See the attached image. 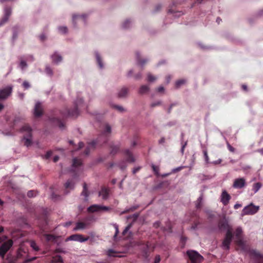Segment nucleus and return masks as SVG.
<instances>
[{"label": "nucleus", "mask_w": 263, "mask_h": 263, "mask_svg": "<svg viewBox=\"0 0 263 263\" xmlns=\"http://www.w3.org/2000/svg\"><path fill=\"white\" fill-rule=\"evenodd\" d=\"M152 168L153 170V171L155 173V174L156 176H159V167L158 166H156L153 164L151 165Z\"/></svg>", "instance_id": "44"}, {"label": "nucleus", "mask_w": 263, "mask_h": 263, "mask_svg": "<svg viewBox=\"0 0 263 263\" xmlns=\"http://www.w3.org/2000/svg\"><path fill=\"white\" fill-rule=\"evenodd\" d=\"M43 237L47 242H53L56 239L55 236L52 234H45L43 235Z\"/></svg>", "instance_id": "29"}, {"label": "nucleus", "mask_w": 263, "mask_h": 263, "mask_svg": "<svg viewBox=\"0 0 263 263\" xmlns=\"http://www.w3.org/2000/svg\"><path fill=\"white\" fill-rule=\"evenodd\" d=\"M242 233V230L241 228H237L235 232V234L236 238H242L241 234Z\"/></svg>", "instance_id": "40"}, {"label": "nucleus", "mask_w": 263, "mask_h": 263, "mask_svg": "<svg viewBox=\"0 0 263 263\" xmlns=\"http://www.w3.org/2000/svg\"><path fill=\"white\" fill-rule=\"evenodd\" d=\"M203 155H204V156L205 161H206V163H209V156L208 155L207 151L206 150H203Z\"/></svg>", "instance_id": "51"}, {"label": "nucleus", "mask_w": 263, "mask_h": 263, "mask_svg": "<svg viewBox=\"0 0 263 263\" xmlns=\"http://www.w3.org/2000/svg\"><path fill=\"white\" fill-rule=\"evenodd\" d=\"M150 247L151 245H149L148 242H146L145 244H143L141 246V249H142L143 256L145 258L147 257V256H148Z\"/></svg>", "instance_id": "22"}, {"label": "nucleus", "mask_w": 263, "mask_h": 263, "mask_svg": "<svg viewBox=\"0 0 263 263\" xmlns=\"http://www.w3.org/2000/svg\"><path fill=\"white\" fill-rule=\"evenodd\" d=\"M231 198V196L226 190L222 191L220 196V201L224 205L228 204Z\"/></svg>", "instance_id": "13"}, {"label": "nucleus", "mask_w": 263, "mask_h": 263, "mask_svg": "<svg viewBox=\"0 0 263 263\" xmlns=\"http://www.w3.org/2000/svg\"><path fill=\"white\" fill-rule=\"evenodd\" d=\"M114 107L115 108L117 109L120 112H122L124 110V109L122 106L119 105H114Z\"/></svg>", "instance_id": "57"}, {"label": "nucleus", "mask_w": 263, "mask_h": 263, "mask_svg": "<svg viewBox=\"0 0 263 263\" xmlns=\"http://www.w3.org/2000/svg\"><path fill=\"white\" fill-rule=\"evenodd\" d=\"M111 133V127L108 124H106L104 125V129L103 131L102 132L101 137H103L104 138V142H106L107 141V137Z\"/></svg>", "instance_id": "15"}, {"label": "nucleus", "mask_w": 263, "mask_h": 263, "mask_svg": "<svg viewBox=\"0 0 263 263\" xmlns=\"http://www.w3.org/2000/svg\"><path fill=\"white\" fill-rule=\"evenodd\" d=\"M157 79V78L153 76L151 73H147V81L148 82H154Z\"/></svg>", "instance_id": "45"}, {"label": "nucleus", "mask_w": 263, "mask_h": 263, "mask_svg": "<svg viewBox=\"0 0 263 263\" xmlns=\"http://www.w3.org/2000/svg\"><path fill=\"white\" fill-rule=\"evenodd\" d=\"M128 91V89L126 87H122L118 93V97L119 98H121L126 97Z\"/></svg>", "instance_id": "27"}, {"label": "nucleus", "mask_w": 263, "mask_h": 263, "mask_svg": "<svg viewBox=\"0 0 263 263\" xmlns=\"http://www.w3.org/2000/svg\"><path fill=\"white\" fill-rule=\"evenodd\" d=\"M83 103V100L78 99L74 103V107L72 109H65L64 110L61 111V116L63 119L67 117L76 118L79 115L78 110V107L81 106Z\"/></svg>", "instance_id": "1"}, {"label": "nucleus", "mask_w": 263, "mask_h": 263, "mask_svg": "<svg viewBox=\"0 0 263 263\" xmlns=\"http://www.w3.org/2000/svg\"><path fill=\"white\" fill-rule=\"evenodd\" d=\"M110 190L108 188L103 186L99 193V195L102 197V199L105 200L108 197Z\"/></svg>", "instance_id": "16"}, {"label": "nucleus", "mask_w": 263, "mask_h": 263, "mask_svg": "<svg viewBox=\"0 0 263 263\" xmlns=\"http://www.w3.org/2000/svg\"><path fill=\"white\" fill-rule=\"evenodd\" d=\"M114 228L115 229V233L114 235V240L115 241H118V238L117 237V236L119 233V228H118V226L117 224H114Z\"/></svg>", "instance_id": "38"}, {"label": "nucleus", "mask_w": 263, "mask_h": 263, "mask_svg": "<svg viewBox=\"0 0 263 263\" xmlns=\"http://www.w3.org/2000/svg\"><path fill=\"white\" fill-rule=\"evenodd\" d=\"M185 83V80H178L176 82V87H180L181 85H182L183 84H184Z\"/></svg>", "instance_id": "50"}, {"label": "nucleus", "mask_w": 263, "mask_h": 263, "mask_svg": "<svg viewBox=\"0 0 263 263\" xmlns=\"http://www.w3.org/2000/svg\"><path fill=\"white\" fill-rule=\"evenodd\" d=\"M11 14V9L10 7H6L5 9V14L4 17L0 20V26L7 22Z\"/></svg>", "instance_id": "14"}, {"label": "nucleus", "mask_w": 263, "mask_h": 263, "mask_svg": "<svg viewBox=\"0 0 263 263\" xmlns=\"http://www.w3.org/2000/svg\"><path fill=\"white\" fill-rule=\"evenodd\" d=\"M63 259L60 255H55L52 257L51 263H63Z\"/></svg>", "instance_id": "32"}, {"label": "nucleus", "mask_w": 263, "mask_h": 263, "mask_svg": "<svg viewBox=\"0 0 263 263\" xmlns=\"http://www.w3.org/2000/svg\"><path fill=\"white\" fill-rule=\"evenodd\" d=\"M29 243L30 247L34 251H39L40 250V248L35 241L31 240L29 241Z\"/></svg>", "instance_id": "35"}, {"label": "nucleus", "mask_w": 263, "mask_h": 263, "mask_svg": "<svg viewBox=\"0 0 263 263\" xmlns=\"http://www.w3.org/2000/svg\"><path fill=\"white\" fill-rule=\"evenodd\" d=\"M88 223L84 222H78L76 223V227L74 228V230L77 231L79 230H83L85 229L87 226L88 225Z\"/></svg>", "instance_id": "25"}, {"label": "nucleus", "mask_w": 263, "mask_h": 263, "mask_svg": "<svg viewBox=\"0 0 263 263\" xmlns=\"http://www.w3.org/2000/svg\"><path fill=\"white\" fill-rule=\"evenodd\" d=\"M246 184V180L243 178H237L234 180L233 187L235 189H241Z\"/></svg>", "instance_id": "11"}, {"label": "nucleus", "mask_w": 263, "mask_h": 263, "mask_svg": "<svg viewBox=\"0 0 263 263\" xmlns=\"http://www.w3.org/2000/svg\"><path fill=\"white\" fill-rule=\"evenodd\" d=\"M58 123H59L58 125H59V127L61 129H63L65 126L64 123L63 122H62L61 121V120L59 119H58Z\"/></svg>", "instance_id": "58"}, {"label": "nucleus", "mask_w": 263, "mask_h": 263, "mask_svg": "<svg viewBox=\"0 0 263 263\" xmlns=\"http://www.w3.org/2000/svg\"><path fill=\"white\" fill-rule=\"evenodd\" d=\"M136 58L137 64L141 67H143L148 61L147 59L143 58L139 52L136 53Z\"/></svg>", "instance_id": "12"}, {"label": "nucleus", "mask_w": 263, "mask_h": 263, "mask_svg": "<svg viewBox=\"0 0 263 263\" xmlns=\"http://www.w3.org/2000/svg\"><path fill=\"white\" fill-rule=\"evenodd\" d=\"M51 59L52 60L53 62L58 64L59 62H61L62 60V57L61 55L58 54L57 52L54 53L51 55Z\"/></svg>", "instance_id": "26"}, {"label": "nucleus", "mask_w": 263, "mask_h": 263, "mask_svg": "<svg viewBox=\"0 0 263 263\" xmlns=\"http://www.w3.org/2000/svg\"><path fill=\"white\" fill-rule=\"evenodd\" d=\"M12 93V88L7 87L0 90V101L5 100L8 98Z\"/></svg>", "instance_id": "9"}, {"label": "nucleus", "mask_w": 263, "mask_h": 263, "mask_svg": "<svg viewBox=\"0 0 263 263\" xmlns=\"http://www.w3.org/2000/svg\"><path fill=\"white\" fill-rule=\"evenodd\" d=\"M259 209V206H256L253 203H251L243 209L241 214L242 215H254L258 211Z\"/></svg>", "instance_id": "4"}, {"label": "nucleus", "mask_w": 263, "mask_h": 263, "mask_svg": "<svg viewBox=\"0 0 263 263\" xmlns=\"http://www.w3.org/2000/svg\"><path fill=\"white\" fill-rule=\"evenodd\" d=\"M39 39L41 41H44L46 40V37L44 34H42L39 36Z\"/></svg>", "instance_id": "61"}, {"label": "nucleus", "mask_w": 263, "mask_h": 263, "mask_svg": "<svg viewBox=\"0 0 263 263\" xmlns=\"http://www.w3.org/2000/svg\"><path fill=\"white\" fill-rule=\"evenodd\" d=\"M261 186L262 184L260 182H257L254 183L253 186V190L254 192V193L257 192Z\"/></svg>", "instance_id": "39"}, {"label": "nucleus", "mask_w": 263, "mask_h": 263, "mask_svg": "<svg viewBox=\"0 0 263 263\" xmlns=\"http://www.w3.org/2000/svg\"><path fill=\"white\" fill-rule=\"evenodd\" d=\"M88 237L85 238L81 234H76L70 236L69 237L67 238V240H73L83 242L87 241L88 239Z\"/></svg>", "instance_id": "10"}, {"label": "nucleus", "mask_w": 263, "mask_h": 263, "mask_svg": "<svg viewBox=\"0 0 263 263\" xmlns=\"http://www.w3.org/2000/svg\"><path fill=\"white\" fill-rule=\"evenodd\" d=\"M235 242L237 246L239 247L242 250L245 251L247 250L246 243L242 240V238H236Z\"/></svg>", "instance_id": "23"}, {"label": "nucleus", "mask_w": 263, "mask_h": 263, "mask_svg": "<svg viewBox=\"0 0 263 263\" xmlns=\"http://www.w3.org/2000/svg\"><path fill=\"white\" fill-rule=\"evenodd\" d=\"M59 30L62 33H66L68 31V29L65 26H60L59 27Z\"/></svg>", "instance_id": "46"}, {"label": "nucleus", "mask_w": 263, "mask_h": 263, "mask_svg": "<svg viewBox=\"0 0 263 263\" xmlns=\"http://www.w3.org/2000/svg\"><path fill=\"white\" fill-rule=\"evenodd\" d=\"M36 258V257H33L30 258H29L28 259L25 260L23 263H31L32 261L35 260Z\"/></svg>", "instance_id": "53"}, {"label": "nucleus", "mask_w": 263, "mask_h": 263, "mask_svg": "<svg viewBox=\"0 0 263 263\" xmlns=\"http://www.w3.org/2000/svg\"><path fill=\"white\" fill-rule=\"evenodd\" d=\"M17 37V32L16 28H13V39L15 40Z\"/></svg>", "instance_id": "56"}, {"label": "nucleus", "mask_w": 263, "mask_h": 263, "mask_svg": "<svg viewBox=\"0 0 263 263\" xmlns=\"http://www.w3.org/2000/svg\"><path fill=\"white\" fill-rule=\"evenodd\" d=\"M32 128L28 124H25L21 129V132L24 134L23 141L27 147L32 144Z\"/></svg>", "instance_id": "2"}, {"label": "nucleus", "mask_w": 263, "mask_h": 263, "mask_svg": "<svg viewBox=\"0 0 263 263\" xmlns=\"http://www.w3.org/2000/svg\"><path fill=\"white\" fill-rule=\"evenodd\" d=\"M160 261V257L159 255H157L155 258L154 263H159Z\"/></svg>", "instance_id": "62"}, {"label": "nucleus", "mask_w": 263, "mask_h": 263, "mask_svg": "<svg viewBox=\"0 0 263 263\" xmlns=\"http://www.w3.org/2000/svg\"><path fill=\"white\" fill-rule=\"evenodd\" d=\"M132 226V223H130L128 224V226L125 228L122 233V236L120 237V238L123 239H128L132 234V232L129 231L130 227Z\"/></svg>", "instance_id": "17"}, {"label": "nucleus", "mask_w": 263, "mask_h": 263, "mask_svg": "<svg viewBox=\"0 0 263 263\" xmlns=\"http://www.w3.org/2000/svg\"><path fill=\"white\" fill-rule=\"evenodd\" d=\"M218 227L221 230H227V231L229 229H232V228L229 226L228 221L224 219L219 220L218 223Z\"/></svg>", "instance_id": "18"}, {"label": "nucleus", "mask_w": 263, "mask_h": 263, "mask_svg": "<svg viewBox=\"0 0 263 263\" xmlns=\"http://www.w3.org/2000/svg\"><path fill=\"white\" fill-rule=\"evenodd\" d=\"M124 155L125 156V158L126 159V162H132V153L130 150L127 149L125 150Z\"/></svg>", "instance_id": "31"}, {"label": "nucleus", "mask_w": 263, "mask_h": 263, "mask_svg": "<svg viewBox=\"0 0 263 263\" xmlns=\"http://www.w3.org/2000/svg\"><path fill=\"white\" fill-rule=\"evenodd\" d=\"M52 154V152L51 151H48L45 156V158L46 159H49L51 156Z\"/></svg>", "instance_id": "55"}, {"label": "nucleus", "mask_w": 263, "mask_h": 263, "mask_svg": "<svg viewBox=\"0 0 263 263\" xmlns=\"http://www.w3.org/2000/svg\"><path fill=\"white\" fill-rule=\"evenodd\" d=\"M140 140V135L139 133L136 132L133 135V147L137 145Z\"/></svg>", "instance_id": "28"}, {"label": "nucleus", "mask_w": 263, "mask_h": 263, "mask_svg": "<svg viewBox=\"0 0 263 263\" xmlns=\"http://www.w3.org/2000/svg\"><path fill=\"white\" fill-rule=\"evenodd\" d=\"M227 145L228 148L230 152L232 153H234L235 152V148L233 146H232L229 142H227Z\"/></svg>", "instance_id": "54"}, {"label": "nucleus", "mask_w": 263, "mask_h": 263, "mask_svg": "<svg viewBox=\"0 0 263 263\" xmlns=\"http://www.w3.org/2000/svg\"><path fill=\"white\" fill-rule=\"evenodd\" d=\"M82 164V160L80 159L75 158L72 161V166L73 167H78Z\"/></svg>", "instance_id": "34"}, {"label": "nucleus", "mask_w": 263, "mask_h": 263, "mask_svg": "<svg viewBox=\"0 0 263 263\" xmlns=\"http://www.w3.org/2000/svg\"><path fill=\"white\" fill-rule=\"evenodd\" d=\"M111 151L110 154L112 155H115L119 150L120 146L119 145H111Z\"/></svg>", "instance_id": "37"}, {"label": "nucleus", "mask_w": 263, "mask_h": 263, "mask_svg": "<svg viewBox=\"0 0 263 263\" xmlns=\"http://www.w3.org/2000/svg\"><path fill=\"white\" fill-rule=\"evenodd\" d=\"M110 209L111 208L109 206L93 204L88 208L87 211L90 213H95L100 211H109Z\"/></svg>", "instance_id": "7"}, {"label": "nucleus", "mask_w": 263, "mask_h": 263, "mask_svg": "<svg viewBox=\"0 0 263 263\" xmlns=\"http://www.w3.org/2000/svg\"><path fill=\"white\" fill-rule=\"evenodd\" d=\"M17 258L24 259L25 260L29 258L28 248L21 245L17 252Z\"/></svg>", "instance_id": "8"}, {"label": "nucleus", "mask_w": 263, "mask_h": 263, "mask_svg": "<svg viewBox=\"0 0 263 263\" xmlns=\"http://www.w3.org/2000/svg\"><path fill=\"white\" fill-rule=\"evenodd\" d=\"M74 182L72 179L67 181V182L64 184L66 194H67L69 190H71L74 189Z\"/></svg>", "instance_id": "21"}, {"label": "nucleus", "mask_w": 263, "mask_h": 263, "mask_svg": "<svg viewBox=\"0 0 263 263\" xmlns=\"http://www.w3.org/2000/svg\"><path fill=\"white\" fill-rule=\"evenodd\" d=\"M13 241L11 239L4 242L0 247V256L4 258L6 253L13 245Z\"/></svg>", "instance_id": "5"}, {"label": "nucleus", "mask_w": 263, "mask_h": 263, "mask_svg": "<svg viewBox=\"0 0 263 263\" xmlns=\"http://www.w3.org/2000/svg\"><path fill=\"white\" fill-rule=\"evenodd\" d=\"M107 254L110 257H121V256H117V252L112 249H109L107 252Z\"/></svg>", "instance_id": "42"}, {"label": "nucleus", "mask_w": 263, "mask_h": 263, "mask_svg": "<svg viewBox=\"0 0 263 263\" xmlns=\"http://www.w3.org/2000/svg\"><path fill=\"white\" fill-rule=\"evenodd\" d=\"M81 194L83 196H85L86 199L89 196V192L88 191V189H87V184H86V183H84V184H83V191H82Z\"/></svg>", "instance_id": "36"}, {"label": "nucleus", "mask_w": 263, "mask_h": 263, "mask_svg": "<svg viewBox=\"0 0 263 263\" xmlns=\"http://www.w3.org/2000/svg\"><path fill=\"white\" fill-rule=\"evenodd\" d=\"M97 63L100 68H102L103 67V64L102 61V59L101 57L98 53H96V54Z\"/></svg>", "instance_id": "41"}, {"label": "nucleus", "mask_w": 263, "mask_h": 263, "mask_svg": "<svg viewBox=\"0 0 263 263\" xmlns=\"http://www.w3.org/2000/svg\"><path fill=\"white\" fill-rule=\"evenodd\" d=\"M85 15H77L74 14L72 16V21L73 23L74 24L77 20H80L82 21H84Z\"/></svg>", "instance_id": "30"}, {"label": "nucleus", "mask_w": 263, "mask_h": 263, "mask_svg": "<svg viewBox=\"0 0 263 263\" xmlns=\"http://www.w3.org/2000/svg\"><path fill=\"white\" fill-rule=\"evenodd\" d=\"M190 263H200L203 259V257L198 252L194 251H188L186 253Z\"/></svg>", "instance_id": "3"}, {"label": "nucleus", "mask_w": 263, "mask_h": 263, "mask_svg": "<svg viewBox=\"0 0 263 263\" xmlns=\"http://www.w3.org/2000/svg\"><path fill=\"white\" fill-rule=\"evenodd\" d=\"M186 240V238L185 237H184V236H182L181 237V243H182L183 247H184V245H185V241Z\"/></svg>", "instance_id": "60"}, {"label": "nucleus", "mask_w": 263, "mask_h": 263, "mask_svg": "<svg viewBox=\"0 0 263 263\" xmlns=\"http://www.w3.org/2000/svg\"><path fill=\"white\" fill-rule=\"evenodd\" d=\"M45 72L49 76H52L53 74L52 70L49 66L46 67Z\"/></svg>", "instance_id": "47"}, {"label": "nucleus", "mask_w": 263, "mask_h": 263, "mask_svg": "<svg viewBox=\"0 0 263 263\" xmlns=\"http://www.w3.org/2000/svg\"><path fill=\"white\" fill-rule=\"evenodd\" d=\"M43 114V109L40 103H36L35 106L34 115L36 117H39Z\"/></svg>", "instance_id": "20"}, {"label": "nucleus", "mask_w": 263, "mask_h": 263, "mask_svg": "<svg viewBox=\"0 0 263 263\" xmlns=\"http://www.w3.org/2000/svg\"><path fill=\"white\" fill-rule=\"evenodd\" d=\"M250 256L256 259L258 261H260L263 258L262 255L257 251L255 250H251L249 251Z\"/></svg>", "instance_id": "19"}, {"label": "nucleus", "mask_w": 263, "mask_h": 263, "mask_svg": "<svg viewBox=\"0 0 263 263\" xmlns=\"http://www.w3.org/2000/svg\"><path fill=\"white\" fill-rule=\"evenodd\" d=\"M202 196H200L197 200L196 207L197 209H200L202 206Z\"/></svg>", "instance_id": "43"}, {"label": "nucleus", "mask_w": 263, "mask_h": 263, "mask_svg": "<svg viewBox=\"0 0 263 263\" xmlns=\"http://www.w3.org/2000/svg\"><path fill=\"white\" fill-rule=\"evenodd\" d=\"M23 87L25 89H27L28 88H29L30 87V84L27 81H24L23 83Z\"/></svg>", "instance_id": "52"}, {"label": "nucleus", "mask_w": 263, "mask_h": 263, "mask_svg": "<svg viewBox=\"0 0 263 263\" xmlns=\"http://www.w3.org/2000/svg\"><path fill=\"white\" fill-rule=\"evenodd\" d=\"M27 196L29 197H33L36 196V192L33 190H31L28 192Z\"/></svg>", "instance_id": "49"}, {"label": "nucleus", "mask_w": 263, "mask_h": 263, "mask_svg": "<svg viewBox=\"0 0 263 263\" xmlns=\"http://www.w3.org/2000/svg\"><path fill=\"white\" fill-rule=\"evenodd\" d=\"M233 238L232 230L229 229L227 231L226 236L222 242V246L225 250H228L230 249V245Z\"/></svg>", "instance_id": "6"}, {"label": "nucleus", "mask_w": 263, "mask_h": 263, "mask_svg": "<svg viewBox=\"0 0 263 263\" xmlns=\"http://www.w3.org/2000/svg\"><path fill=\"white\" fill-rule=\"evenodd\" d=\"M161 104V101H157V102L152 103L151 105V107H154L155 106L160 105Z\"/></svg>", "instance_id": "59"}, {"label": "nucleus", "mask_w": 263, "mask_h": 263, "mask_svg": "<svg viewBox=\"0 0 263 263\" xmlns=\"http://www.w3.org/2000/svg\"><path fill=\"white\" fill-rule=\"evenodd\" d=\"M149 90V87L147 85H142L139 89V93L140 94H145L148 92Z\"/></svg>", "instance_id": "33"}, {"label": "nucleus", "mask_w": 263, "mask_h": 263, "mask_svg": "<svg viewBox=\"0 0 263 263\" xmlns=\"http://www.w3.org/2000/svg\"><path fill=\"white\" fill-rule=\"evenodd\" d=\"M27 63L23 60H22L20 63V67L22 69H24L25 68L27 67Z\"/></svg>", "instance_id": "48"}, {"label": "nucleus", "mask_w": 263, "mask_h": 263, "mask_svg": "<svg viewBox=\"0 0 263 263\" xmlns=\"http://www.w3.org/2000/svg\"><path fill=\"white\" fill-rule=\"evenodd\" d=\"M160 222L159 221H156L154 223V227L155 228H157L160 227Z\"/></svg>", "instance_id": "64"}, {"label": "nucleus", "mask_w": 263, "mask_h": 263, "mask_svg": "<svg viewBox=\"0 0 263 263\" xmlns=\"http://www.w3.org/2000/svg\"><path fill=\"white\" fill-rule=\"evenodd\" d=\"M97 144V142L96 141H92L91 142L89 143L87 147L86 148L84 151L85 154L86 155H88L90 153V149L91 148H95Z\"/></svg>", "instance_id": "24"}, {"label": "nucleus", "mask_w": 263, "mask_h": 263, "mask_svg": "<svg viewBox=\"0 0 263 263\" xmlns=\"http://www.w3.org/2000/svg\"><path fill=\"white\" fill-rule=\"evenodd\" d=\"M165 141V139L164 137H162L158 141L159 144H163Z\"/></svg>", "instance_id": "63"}]
</instances>
